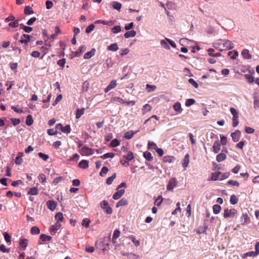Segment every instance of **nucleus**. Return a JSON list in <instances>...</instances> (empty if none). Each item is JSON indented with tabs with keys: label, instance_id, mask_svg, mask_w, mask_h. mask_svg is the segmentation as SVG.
<instances>
[{
	"label": "nucleus",
	"instance_id": "nucleus-1",
	"mask_svg": "<svg viewBox=\"0 0 259 259\" xmlns=\"http://www.w3.org/2000/svg\"><path fill=\"white\" fill-rule=\"evenodd\" d=\"M213 46L220 51L228 50L234 48V44L230 40L219 39L213 43Z\"/></svg>",
	"mask_w": 259,
	"mask_h": 259
},
{
	"label": "nucleus",
	"instance_id": "nucleus-2",
	"mask_svg": "<svg viewBox=\"0 0 259 259\" xmlns=\"http://www.w3.org/2000/svg\"><path fill=\"white\" fill-rule=\"evenodd\" d=\"M237 210L234 208L224 209L223 216L225 219H233L237 214Z\"/></svg>",
	"mask_w": 259,
	"mask_h": 259
},
{
	"label": "nucleus",
	"instance_id": "nucleus-3",
	"mask_svg": "<svg viewBox=\"0 0 259 259\" xmlns=\"http://www.w3.org/2000/svg\"><path fill=\"white\" fill-rule=\"evenodd\" d=\"M79 153L82 156H90L94 154V150L84 146L80 149Z\"/></svg>",
	"mask_w": 259,
	"mask_h": 259
},
{
	"label": "nucleus",
	"instance_id": "nucleus-4",
	"mask_svg": "<svg viewBox=\"0 0 259 259\" xmlns=\"http://www.w3.org/2000/svg\"><path fill=\"white\" fill-rule=\"evenodd\" d=\"M101 208L107 214H111L112 212V208L109 206L108 202L106 200H103L100 203Z\"/></svg>",
	"mask_w": 259,
	"mask_h": 259
},
{
	"label": "nucleus",
	"instance_id": "nucleus-5",
	"mask_svg": "<svg viewBox=\"0 0 259 259\" xmlns=\"http://www.w3.org/2000/svg\"><path fill=\"white\" fill-rule=\"evenodd\" d=\"M177 180L176 178H172L170 179L167 185L166 188L169 191H172L174 187L177 185Z\"/></svg>",
	"mask_w": 259,
	"mask_h": 259
},
{
	"label": "nucleus",
	"instance_id": "nucleus-6",
	"mask_svg": "<svg viewBox=\"0 0 259 259\" xmlns=\"http://www.w3.org/2000/svg\"><path fill=\"white\" fill-rule=\"evenodd\" d=\"M231 137L233 142H238L241 137V132L239 130H236L235 132L231 133Z\"/></svg>",
	"mask_w": 259,
	"mask_h": 259
},
{
	"label": "nucleus",
	"instance_id": "nucleus-7",
	"mask_svg": "<svg viewBox=\"0 0 259 259\" xmlns=\"http://www.w3.org/2000/svg\"><path fill=\"white\" fill-rule=\"evenodd\" d=\"M61 227V224L57 222L55 225H52L50 228V231L52 235H55Z\"/></svg>",
	"mask_w": 259,
	"mask_h": 259
},
{
	"label": "nucleus",
	"instance_id": "nucleus-8",
	"mask_svg": "<svg viewBox=\"0 0 259 259\" xmlns=\"http://www.w3.org/2000/svg\"><path fill=\"white\" fill-rule=\"evenodd\" d=\"M116 85V81L115 80H112L110 81V83L107 85V87L104 89V92L105 93L108 92L111 90L114 89Z\"/></svg>",
	"mask_w": 259,
	"mask_h": 259
},
{
	"label": "nucleus",
	"instance_id": "nucleus-9",
	"mask_svg": "<svg viewBox=\"0 0 259 259\" xmlns=\"http://www.w3.org/2000/svg\"><path fill=\"white\" fill-rule=\"evenodd\" d=\"M30 40V35L26 34H24L21 36V39L20 40V42L21 44H27L29 42Z\"/></svg>",
	"mask_w": 259,
	"mask_h": 259
},
{
	"label": "nucleus",
	"instance_id": "nucleus-10",
	"mask_svg": "<svg viewBox=\"0 0 259 259\" xmlns=\"http://www.w3.org/2000/svg\"><path fill=\"white\" fill-rule=\"evenodd\" d=\"M124 189L118 190L113 195V198L115 200L119 199L124 194Z\"/></svg>",
	"mask_w": 259,
	"mask_h": 259
},
{
	"label": "nucleus",
	"instance_id": "nucleus-11",
	"mask_svg": "<svg viewBox=\"0 0 259 259\" xmlns=\"http://www.w3.org/2000/svg\"><path fill=\"white\" fill-rule=\"evenodd\" d=\"M213 151L215 153H218L221 150V143L219 141L214 142L213 147Z\"/></svg>",
	"mask_w": 259,
	"mask_h": 259
},
{
	"label": "nucleus",
	"instance_id": "nucleus-12",
	"mask_svg": "<svg viewBox=\"0 0 259 259\" xmlns=\"http://www.w3.org/2000/svg\"><path fill=\"white\" fill-rule=\"evenodd\" d=\"M189 163V155L187 154L185 155L184 158L183 160L182 166L185 169L188 167Z\"/></svg>",
	"mask_w": 259,
	"mask_h": 259
},
{
	"label": "nucleus",
	"instance_id": "nucleus-13",
	"mask_svg": "<svg viewBox=\"0 0 259 259\" xmlns=\"http://www.w3.org/2000/svg\"><path fill=\"white\" fill-rule=\"evenodd\" d=\"M85 50V48L84 46H81L78 50L74 53V57H79L81 54Z\"/></svg>",
	"mask_w": 259,
	"mask_h": 259
},
{
	"label": "nucleus",
	"instance_id": "nucleus-14",
	"mask_svg": "<svg viewBox=\"0 0 259 259\" xmlns=\"http://www.w3.org/2000/svg\"><path fill=\"white\" fill-rule=\"evenodd\" d=\"M48 208L51 210H54L56 207V204L55 201L53 200H49L47 202Z\"/></svg>",
	"mask_w": 259,
	"mask_h": 259
},
{
	"label": "nucleus",
	"instance_id": "nucleus-15",
	"mask_svg": "<svg viewBox=\"0 0 259 259\" xmlns=\"http://www.w3.org/2000/svg\"><path fill=\"white\" fill-rule=\"evenodd\" d=\"M174 109L179 113H182L183 110L181 107V105L179 102L175 103L173 105Z\"/></svg>",
	"mask_w": 259,
	"mask_h": 259
},
{
	"label": "nucleus",
	"instance_id": "nucleus-16",
	"mask_svg": "<svg viewBox=\"0 0 259 259\" xmlns=\"http://www.w3.org/2000/svg\"><path fill=\"white\" fill-rule=\"evenodd\" d=\"M110 7L113 9L119 11L121 7V4L117 2H113L110 4Z\"/></svg>",
	"mask_w": 259,
	"mask_h": 259
},
{
	"label": "nucleus",
	"instance_id": "nucleus-17",
	"mask_svg": "<svg viewBox=\"0 0 259 259\" xmlns=\"http://www.w3.org/2000/svg\"><path fill=\"white\" fill-rule=\"evenodd\" d=\"M23 156V153L22 152H19L18 153V155L16 157L15 159V163L17 165L21 164L23 162L22 156Z\"/></svg>",
	"mask_w": 259,
	"mask_h": 259
},
{
	"label": "nucleus",
	"instance_id": "nucleus-18",
	"mask_svg": "<svg viewBox=\"0 0 259 259\" xmlns=\"http://www.w3.org/2000/svg\"><path fill=\"white\" fill-rule=\"evenodd\" d=\"M136 35V31L134 30H132L125 32L124 34V36L125 37V38H128L130 37H133L135 36Z\"/></svg>",
	"mask_w": 259,
	"mask_h": 259
},
{
	"label": "nucleus",
	"instance_id": "nucleus-19",
	"mask_svg": "<svg viewBox=\"0 0 259 259\" xmlns=\"http://www.w3.org/2000/svg\"><path fill=\"white\" fill-rule=\"evenodd\" d=\"M241 55L244 59H250L251 58V56L247 49L243 50L241 53Z\"/></svg>",
	"mask_w": 259,
	"mask_h": 259
},
{
	"label": "nucleus",
	"instance_id": "nucleus-20",
	"mask_svg": "<svg viewBox=\"0 0 259 259\" xmlns=\"http://www.w3.org/2000/svg\"><path fill=\"white\" fill-rule=\"evenodd\" d=\"M95 49H92L90 51L86 53L84 55V58L85 59H90L95 55Z\"/></svg>",
	"mask_w": 259,
	"mask_h": 259
},
{
	"label": "nucleus",
	"instance_id": "nucleus-21",
	"mask_svg": "<svg viewBox=\"0 0 259 259\" xmlns=\"http://www.w3.org/2000/svg\"><path fill=\"white\" fill-rule=\"evenodd\" d=\"M226 158V155L224 153H219L216 157V160L218 162H220L224 160Z\"/></svg>",
	"mask_w": 259,
	"mask_h": 259
},
{
	"label": "nucleus",
	"instance_id": "nucleus-22",
	"mask_svg": "<svg viewBox=\"0 0 259 259\" xmlns=\"http://www.w3.org/2000/svg\"><path fill=\"white\" fill-rule=\"evenodd\" d=\"M51 47V45L50 42H49L48 40H46L45 41V46H42L41 48V49L44 52V55L46 54L47 53L48 50L49 49V48Z\"/></svg>",
	"mask_w": 259,
	"mask_h": 259
},
{
	"label": "nucleus",
	"instance_id": "nucleus-23",
	"mask_svg": "<svg viewBox=\"0 0 259 259\" xmlns=\"http://www.w3.org/2000/svg\"><path fill=\"white\" fill-rule=\"evenodd\" d=\"M107 50L112 52L117 51L118 50V45L116 43L112 44L108 47Z\"/></svg>",
	"mask_w": 259,
	"mask_h": 259
},
{
	"label": "nucleus",
	"instance_id": "nucleus-24",
	"mask_svg": "<svg viewBox=\"0 0 259 259\" xmlns=\"http://www.w3.org/2000/svg\"><path fill=\"white\" fill-rule=\"evenodd\" d=\"M127 204V200L125 198H122L116 204V207H119L120 206H124Z\"/></svg>",
	"mask_w": 259,
	"mask_h": 259
},
{
	"label": "nucleus",
	"instance_id": "nucleus-25",
	"mask_svg": "<svg viewBox=\"0 0 259 259\" xmlns=\"http://www.w3.org/2000/svg\"><path fill=\"white\" fill-rule=\"evenodd\" d=\"M78 165L81 168H87L89 166L88 161L85 160H82L79 162Z\"/></svg>",
	"mask_w": 259,
	"mask_h": 259
},
{
	"label": "nucleus",
	"instance_id": "nucleus-26",
	"mask_svg": "<svg viewBox=\"0 0 259 259\" xmlns=\"http://www.w3.org/2000/svg\"><path fill=\"white\" fill-rule=\"evenodd\" d=\"M120 235V231L118 230H115L112 236V242L115 243L116 242V240L119 237Z\"/></svg>",
	"mask_w": 259,
	"mask_h": 259
},
{
	"label": "nucleus",
	"instance_id": "nucleus-27",
	"mask_svg": "<svg viewBox=\"0 0 259 259\" xmlns=\"http://www.w3.org/2000/svg\"><path fill=\"white\" fill-rule=\"evenodd\" d=\"M175 160V158L174 156H166L163 158V162L171 163L173 162Z\"/></svg>",
	"mask_w": 259,
	"mask_h": 259
},
{
	"label": "nucleus",
	"instance_id": "nucleus-28",
	"mask_svg": "<svg viewBox=\"0 0 259 259\" xmlns=\"http://www.w3.org/2000/svg\"><path fill=\"white\" fill-rule=\"evenodd\" d=\"M28 240L27 239H22L19 243L20 246L23 248L24 250L26 248L28 244Z\"/></svg>",
	"mask_w": 259,
	"mask_h": 259
},
{
	"label": "nucleus",
	"instance_id": "nucleus-29",
	"mask_svg": "<svg viewBox=\"0 0 259 259\" xmlns=\"http://www.w3.org/2000/svg\"><path fill=\"white\" fill-rule=\"evenodd\" d=\"M38 193V191L36 187L31 188L28 192V194L30 195H36Z\"/></svg>",
	"mask_w": 259,
	"mask_h": 259
},
{
	"label": "nucleus",
	"instance_id": "nucleus-30",
	"mask_svg": "<svg viewBox=\"0 0 259 259\" xmlns=\"http://www.w3.org/2000/svg\"><path fill=\"white\" fill-rule=\"evenodd\" d=\"M143 156L148 161H151L153 159L151 153L148 151H146L143 153Z\"/></svg>",
	"mask_w": 259,
	"mask_h": 259
},
{
	"label": "nucleus",
	"instance_id": "nucleus-31",
	"mask_svg": "<svg viewBox=\"0 0 259 259\" xmlns=\"http://www.w3.org/2000/svg\"><path fill=\"white\" fill-rule=\"evenodd\" d=\"M135 134H136L135 132H134L132 131H130L127 132L125 133L124 137L126 139H128V140L131 139Z\"/></svg>",
	"mask_w": 259,
	"mask_h": 259
},
{
	"label": "nucleus",
	"instance_id": "nucleus-32",
	"mask_svg": "<svg viewBox=\"0 0 259 259\" xmlns=\"http://www.w3.org/2000/svg\"><path fill=\"white\" fill-rule=\"evenodd\" d=\"M115 156L114 153L112 152L107 153L101 156V158L103 159H105L108 158H113Z\"/></svg>",
	"mask_w": 259,
	"mask_h": 259
},
{
	"label": "nucleus",
	"instance_id": "nucleus-33",
	"mask_svg": "<svg viewBox=\"0 0 259 259\" xmlns=\"http://www.w3.org/2000/svg\"><path fill=\"white\" fill-rule=\"evenodd\" d=\"M30 233L32 235H37L40 233V230L37 227L33 226L30 230Z\"/></svg>",
	"mask_w": 259,
	"mask_h": 259
},
{
	"label": "nucleus",
	"instance_id": "nucleus-34",
	"mask_svg": "<svg viewBox=\"0 0 259 259\" xmlns=\"http://www.w3.org/2000/svg\"><path fill=\"white\" fill-rule=\"evenodd\" d=\"M228 55L230 56L231 59H235L238 55V53L236 51H230L228 53Z\"/></svg>",
	"mask_w": 259,
	"mask_h": 259
},
{
	"label": "nucleus",
	"instance_id": "nucleus-35",
	"mask_svg": "<svg viewBox=\"0 0 259 259\" xmlns=\"http://www.w3.org/2000/svg\"><path fill=\"white\" fill-rule=\"evenodd\" d=\"M212 209L213 213L217 214L220 212L221 207L219 204H215L213 206Z\"/></svg>",
	"mask_w": 259,
	"mask_h": 259
},
{
	"label": "nucleus",
	"instance_id": "nucleus-36",
	"mask_svg": "<svg viewBox=\"0 0 259 259\" xmlns=\"http://www.w3.org/2000/svg\"><path fill=\"white\" fill-rule=\"evenodd\" d=\"M24 14L26 15H31L33 14L34 12L30 6H26L24 9Z\"/></svg>",
	"mask_w": 259,
	"mask_h": 259
},
{
	"label": "nucleus",
	"instance_id": "nucleus-37",
	"mask_svg": "<svg viewBox=\"0 0 259 259\" xmlns=\"http://www.w3.org/2000/svg\"><path fill=\"white\" fill-rule=\"evenodd\" d=\"M111 101L113 102H118L120 104H125V101L123 99L117 97H114L112 98Z\"/></svg>",
	"mask_w": 259,
	"mask_h": 259
},
{
	"label": "nucleus",
	"instance_id": "nucleus-38",
	"mask_svg": "<svg viewBox=\"0 0 259 259\" xmlns=\"http://www.w3.org/2000/svg\"><path fill=\"white\" fill-rule=\"evenodd\" d=\"M33 123V120L32 118V117L30 115H28L26 117V123L27 125L30 126Z\"/></svg>",
	"mask_w": 259,
	"mask_h": 259
},
{
	"label": "nucleus",
	"instance_id": "nucleus-39",
	"mask_svg": "<svg viewBox=\"0 0 259 259\" xmlns=\"http://www.w3.org/2000/svg\"><path fill=\"white\" fill-rule=\"evenodd\" d=\"M40 239L42 241H50L52 239V237L50 236L45 235V234H41L40 235Z\"/></svg>",
	"mask_w": 259,
	"mask_h": 259
},
{
	"label": "nucleus",
	"instance_id": "nucleus-40",
	"mask_svg": "<svg viewBox=\"0 0 259 259\" xmlns=\"http://www.w3.org/2000/svg\"><path fill=\"white\" fill-rule=\"evenodd\" d=\"M116 175L115 173H114L111 177H109L106 180V183L108 185H110L112 184L114 180L116 178Z\"/></svg>",
	"mask_w": 259,
	"mask_h": 259
},
{
	"label": "nucleus",
	"instance_id": "nucleus-41",
	"mask_svg": "<svg viewBox=\"0 0 259 259\" xmlns=\"http://www.w3.org/2000/svg\"><path fill=\"white\" fill-rule=\"evenodd\" d=\"M238 201V199L237 198L236 196H235V195H232V196H231L230 202L232 204L235 205L236 203H237Z\"/></svg>",
	"mask_w": 259,
	"mask_h": 259
},
{
	"label": "nucleus",
	"instance_id": "nucleus-42",
	"mask_svg": "<svg viewBox=\"0 0 259 259\" xmlns=\"http://www.w3.org/2000/svg\"><path fill=\"white\" fill-rule=\"evenodd\" d=\"M89 87H90L89 82L87 81H84L82 84V91L83 92H87L89 89Z\"/></svg>",
	"mask_w": 259,
	"mask_h": 259
},
{
	"label": "nucleus",
	"instance_id": "nucleus-43",
	"mask_svg": "<svg viewBox=\"0 0 259 259\" xmlns=\"http://www.w3.org/2000/svg\"><path fill=\"white\" fill-rule=\"evenodd\" d=\"M123 157L127 160L131 161L134 159L133 153L132 151H128L126 155L123 156Z\"/></svg>",
	"mask_w": 259,
	"mask_h": 259
},
{
	"label": "nucleus",
	"instance_id": "nucleus-44",
	"mask_svg": "<svg viewBox=\"0 0 259 259\" xmlns=\"http://www.w3.org/2000/svg\"><path fill=\"white\" fill-rule=\"evenodd\" d=\"M167 42H168L166 40V39H163L160 41V45L163 48L168 50L170 49V47Z\"/></svg>",
	"mask_w": 259,
	"mask_h": 259
},
{
	"label": "nucleus",
	"instance_id": "nucleus-45",
	"mask_svg": "<svg viewBox=\"0 0 259 259\" xmlns=\"http://www.w3.org/2000/svg\"><path fill=\"white\" fill-rule=\"evenodd\" d=\"M221 174L220 171L215 172L211 174V180L213 181H217L219 179V176Z\"/></svg>",
	"mask_w": 259,
	"mask_h": 259
},
{
	"label": "nucleus",
	"instance_id": "nucleus-46",
	"mask_svg": "<svg viewBox=\"0 0 259 259\" xmlns=\"http://www.w3.org/2000/svg\"><path fill=\"white\" fill-rule=\"evenodd\" d=\"M148 146L149 149H154L156 150V149L157 148L156 143L151 141H148Z\"/></svg>",
	"mask_w": 259,
	"mask_h": 259
},
{
	"label": "nucleus",
	"instance_id": "nucleus-47",
	"mask_svg": "<svg viewBox=\"0 0 259 259\" xmlns=\"http://www.w3.org/2000/svg\"><path fill=\"white\" fill-rule=\"evenodd\" d=\"M84 111V108H82L81 109H78L76 111V118L77 119L79 118L83 114Z\"/></svg>",
	"mask_w": 259,
	"mask_h": 259
},
{
	"label": "nucleus",
	"instance_id": "nucleus-48",
	"mask_svg": "<svg viewBox=\"0 0 259 259\" xmlns=\"http://www.w3.org/2000/svg\"><path fill=\"white\" fill-rule=\"evenodd\" d=\"M151 109H152V108L149 104H145L143 107V109H142L143 112V113L145 114L146 112L150 111L151 110Z\"/></svg>",
	"mask_w": 259,
	"mask_h": 259
},
{
	"label": "nucleus",
	"instance_id": "nucleus-49",
	"mask_svg": "<svg viewBox=\"0 0 259 259\" xmlns=\"http://www.w3.org/2000/svg\"><path fill=\"white\" fill-rule=\"evenodd\" d=\"M120 145V142L117 139L113 140L110 143V146L116 147Z\"/></svg>",
	"mask_w": 259,
	"mask_h": 259
},
{
	"label": "nucleus",
	"instance_id": "nucleus-50",
	"mask_svg": "<svg viewBox=\"0 0 259 259\" xmlns=\"http://www.w3.org/2000/svg\"><path fill=\"white\" fill-rule=\"evenodd\" d=\"M19 25V20H14L13 22H10L9 24V27L15 28L18 26Z\"/></svg>",
	"mask_w": 259,
	"mask_h": 259
},
{
	"label": "nucleus",
	"instance_id": "nucleus-51",
	"mask_svg": "<svg viewBox=\"0 0 259 259\" xmlns=\"http://www.w3.org/2000/svg\"><path fill=\"white\" fill-rule=\"evenodd\" d=\"M20 25L22 27L23 30L27 33H29L32 30V28L29 26H26L24 25L23 24H21Z\"/></svg>",
	"mask_w": 259,
	"mask_h": 259
},
{
	"label": "nucleus",
	"instance_id": "nucleus-52",
	"mask_svg": "<svg viewBox=\"0 0 259 259\" xmlns=\"http://www.w3.org/2000/svg\"><path fill=\"white\" fill-rule=\"evenodd\" d=\"M195 102V101L193 99H188L186 101L185 105L187 107H189L192 105L194 104Z\"/></svg>",
	"mask_w": 259,
	"mask_h": 259
},
{
	"label": "nucleus",
	"instance_id": "nucleus-53",
	"mask_svg": "<svg viewBox=\"0 0 259 259\" xmlns=\"http://www.w3.org/2000/svg\"><path fill=\"white\" fill-rule=\"evenodd\" d=\"M245 77L246 80L249 83H252L254 81V78L251 74H245Z\"/></svg>",
	"mask_w": 259,
	"mask_h": 259
},
{
	"label": "nucleus",
	"instance_id": "nucleus-54",
	"mask_svg": "<svg viewBox=\"0 0 259 259\" xmlns=\"http://www.w3.org/2000/svg\"><path fill=\"white\" fill-rule=\"evenodd\" d=\"M55 219L57 221V222H61L63 220V216L62 213L58 212L55 215Z\"/></svg>",
	"mask_w": 259,
	"mask_h": 259
},
{
	"label": "nucleus",
	"instance_id": "nucleus-55",
	"mask_svg": "<svg viewBox=\"0 0 259 259\" xmlns=\"http://www.w3.org/2000/svg\"><path fill=\"white\" fill-rule=\"evenodd\" d=\"M146 89H149L148 92L150 93V92L154 91L156 89V87L154 85H150L149 84H146Z\"/></svg>",
	"mask_w": 259,
	"mask_h": 259
},
{
	"label": "nucleus",
	"instance_id": "nucleus-56",
	"mask_svg": "<svg viewBox=\"0 0 259 259\" xmlns=\"http://www.w3.org/2000/svg\"><path fill=\"white\" fill-rule=\"evenodd\" d=\"M241 222L242 224H245L248 220V215L247 214H242L241 218Z\"/></svg>",
	"mask_w": 259,
	"mask_h": 259
},
{
	"label": "nucleus",
	"instance_id": "nucleus-57",
	"mask_svg": "<svg viewBox=\"0 0 259 259\" xmlns=\"http://www.w3.org/2000/svg\"><path fill=\"white\" fill-rule=\"evenodd\" d=\"M111 30L113 33H117L121 31V27L119 25L115 26Z\"/></svg>",
	"mask_w": 259,
	"mask_h": 259
},
{
	"label": "nucleus",
	"instance_id": "nucleus-58",
	"mask_svg": "<svg viewBox=\"0 0 259 259\" xmlns=\"http://www.w3.org/2000/svg\"><path fill=\"white\" fill-rule=\"evenodd\" d=\"M254 98L253 106L254 109H256L259 108V98H256L255 96H254Z\"/></svg>",
	"mask_w": 259,
	"mask_h": 259
},
{
	"label": "nucleus",
	"instance_id": "nucleus-59",
	"mask_svg": "<svg viewBox=\"0 0 259 259\" xmlns=\"http://www.w3.org/2000/svg\"><path fill=\"white\" fill-rule=\"evenodd\" d=\"M62 132L66 134H69L71 132V128L69 125H66L65 126H63Z\"/></svg>",
	"mask_w": 259,
	"mask_h": 259
},
{
	"label": "nucleus",
	"instance_id": "nucleus-60",
	"mask_svg": "<svg viewBox=\"0 0 259 259\" xmlns=\"http://www.w3.org/2000/svg\"><path fill=\"white\" fill-rule=\"evenodd\" d=\"M188 82L189 83L192 84L195 88L197 89L198 88V83L193 78H189L188 80Z\"/></svg>",
	"mask_w": 259,
	"mask_h": 259
},
{
	"label": "nucleus",
	"instance_id": "nucleus-61",
	"mask_svg": "<svg viewBox=\"0 0 259 259\" xmlns=\"http://www.w3.org/2000/svg\"><path fill=\"white\" fill-rule=\"evenodd\" d=\"M256 254L255 253V252L253 251H249L248 252L244 253L242 257L243 258H245L247 256H255Z\"/></svg>",
	"mask_w": 259,
	"mask_h": 259
},
{
	"label": "nucleus",
	"instance_id": "nucleus-62",
	"mask_svg": "<svg viewBox=\"0 0 259 259\" xmlns=\"http://www.w3.org/2000/svg\"><path fill=\"white\" fill-rule=\"evenodd\" d=\"M108 171V168L106 166H103L100 172V176L103 177Z\"/></svg>",
	"mask_w": 259,
	"mask_h": 259
},
{
	"label": "nucleus",
	"instance_id": "nucleus-63",
	"mask_svg": "<svg viewBox=\"0 0 259 259\" xmlns=\"http://www.w3.org/2000/svg\"><path fill=\"white\" fill-rule=\"evenodd\" d=\"M90 223V221L88 219H84L82 221V225L87 228L89 227Z\"/></svg>",
	"mask_w": 259,
	"mask_h": 259
},
{
	"label": "nucleus",
	"instance_id": "nucleus-64",
	"mask_svg": "<svg viewBox=\"0 0 259 259\" xmlns=\"http://www.w3.org/2000/svg\"><path fill=\"white\" fill-rule=\"evenodd\" d=\"M38 156H39V157L40 158H41V159H42L45 161H47L49 159V158L48 155L42 153L41 152L38 153Z\"/></svg>",
	"mask_w": 259,
	"mask_h": 259
}]
</instances>
